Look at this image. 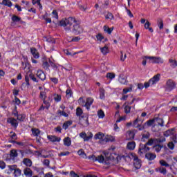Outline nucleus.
Wrapping results in <instances>:
<instances>
[{
	"label": "nucleus",
	"mask_w": 177,
	"mask_h": 177,
	"mask_svg": "<svg viewBox=\"0 0 177 177\" xmlns=\"http://www.w3.org/2000/svg\"><path fill=\"white\" fill-rule=\"evenodd\" d=\"M59 25L64 27L65 31H71V26H73L72 32L75 35H80L84 32V28L77 24V19L75 17H68V19H62L59 21Z\"/></svg>",
	"instance_id": "nucleus-1"
},
{
	"label": "nucleus",
	"mask_w": 177,
	"mask_h": 177,
	"mask_svg": "<svg viewBox=\"0 0 177 177\" xmlns=\"http://www.w3.org/2000/svg\"><path fill=\"white\" fill-rule=\"evenodd\" d=\"M79 103L82 105L86 107L87 110H91V106L93 104V98L92 97H88L86 100V102L84 101V99L80 97L79 99Z\"/></svg>",
	"instance_id": "nucleus-2"
},
{
	"label": "nucleus",
	"mask_w": 177,
	"mask_h": 177,
	"mask_svg": "<svg viewBox=\"0 0 177 177\" xmlns=\"http://www.w3.org/2000/svg\"><path fill=\"white\" fill-rule=\"evenodd\" d=\"M79 124L82 127V128L89 127V120L88 115H83L80 116Z\"/></svg>",
	"instance_id": "nucleus-3"
},
{
	"label": "nucleus",
	"mask_w": 177,
	"mask_h": 177,
	"mask_svg": "<svg viewBox=\"0 0 177 177\" xmlns=\"http://www.w3.org/2000/svg\"><path fill=\"white\" fill-rule=\"evenodd\" d=\"M150 151V147H147L146 145L140 144L139 148H138V154L141 157L145 156L147 151Z\"/></svg>",
	"instance_id": "nucleus-4"
},
{
	"label": "nucleus",
	"mask_w": 177,
	"mask_h": 177,
	"mask_svg": "<svg viewBox=\"0 0 177 177\" xmlns=\"http://www.w3.org/2000/svg\"><path fill=\"white\" fill-rule=\"evenodd\" d=\"M131 158L133 160V165L136 169H140L142 167V162L136 153H131Z\"/></svg>",
	"instance_id": "nucleus-5"
},
{
	"label": "nucleus",
	"mask_w": 177,
	"mask_h": 177,
	"mask_svg": "<svg viewBox=\"0 0 177 177\" xmlns=\"http://www.w3.org/2000/svg\"><path fill=\"white\" fill-rule=\"evenodd\" d=\"M145 59H149V63H156L157 64L164 63V60L162 59L160 57H145Z\"/></svg>",
	"instance_id": "nucleus-6"
},
{
	"label": "nucleus",
	"mask_w": 177,
	"mask_h": 177,
	"mask_svg": "<svg viewBox=\"0 0 177 177\" xmlns=\"http://www.w3.org/2000/svg\"><path fill=\"white\" fill-rule=\"evenodd\" d=\"M176 88V83L172 80H167L166 83V89L167 91H171L173 89H175Z\"/></svg>",
	"instance_id": "nucleus-7"
},
{
	"label": "nucleus",
	"mask_w": 177,
	"mask_h": 177,
	"mask_svg": "<svg viewBox=\"0 0 177 177\" xmlns=\"http://www.w3.org/2000/svg\"><path fill=\"white\" fill-rule=\"evenodd\" d=\"M80 136L82 138V139H84V142H88V140H91V139L93 138V134L90 132L87 135L86 133L82 132L80 133Z\"/></svg>",
	"instance_id": "nucleus-8"
},
{
	"label": "nucleus",
	"mask_w": 177,
	"mask_h": 177,
	"mask_svg": "<svg viewBox=\"0 0 177 177\" xmlns=\"http://www.w3.org/2000/svg\"><path fill=\"white\" fill-rule=\"evenodd\" d=\"M160 78L161 74L158 73L157 75H154L151 80H149V84H151V85H154L155 84H157L158 81H160Z\"/></svg>",
	"instance_id": "nucleus-9"
},
{
	"label": "nucleus",
	"mask_w": 177,
	"mask_h": 177,
	"mask_svg": "<svg viewBox=\"0 0 177 177\" xmlns=\"http://www.w3.org/2000/svg\"><path fill=\"white\" fill-rule=\"evenodd\" d=\"M36 75L41 81H45V80H46V75H45V73H44V71H42L41 70H38L37 71Z\"/></svg>",
	"instance_id": "nucleus-10"
},
{
	"label": "nucleus",
	"mask_w": 177,
	"mask_h": 177,
	"mask_svg": "<svg viewBox=\"0 0 177 177\" xmlns=\"http://www.w3.org/2000/svg\"><path fill=\"white\" fill-rule=\"evenodd\" d=\"M127 140H132L135 139V133L132 131H128L126 133Z\"/></svg>",
	"instance_id": "nucleus-11"
},
{
	"label": "nucleus",
	"mask_w": 177,
	"mask_h": 177,
	"mask_svg": "<svg viewBox=\"0 0 177 177\" xmlns=\"http://www.w3.org/2000/svg\"><path fill=\"white\" fill-rule=\"evenodd\" d=\"M156 157H157L156 153H153L151 152L147 153L145 154V158H147V160H149V161H153V160H154Z\"/></svg>",
	"instance_id": "nucleus-12"
},
{
	"label": "nucleus",
	"mask_w": 177,
	"mask_h": 177,
	"mask_svg": "<svg viewBox=\"0 0 177 177\" xmlns=\"http://www.w3.org/2000/svg\"><path fill=\"white\" fill-rule=\"evenodd\" d=\"M7 122L11 124L12 127H14V128H17V125H19V123H17V120H16V119L13 118H8Z\"/></svg>",
	"instance_id": "nucleus-13"
},
{
	"label": "nucleus",
	"mask_w": 177,
	"mask_h": 177,
	"mask_svg": "<svg viewBox=\"0 0 177 177\" xmlns=\"http://www.w3.org/2000/svg\"><path fill=\"white\" fill-rule=\"evenodd\" d=\"M155 125H159V127H164V120L160 118H154Z\"/></svg>",
	"instance_id": "nucleus-14"
},
{
	"label": "nucleus",
	"mask_w": 177,
	"mask_h": 177,
	"mask_svg": "<svg viewBox=\"0 0 177 177\" xmlns=\"http://www.w3.org/2000/svg\"><path fill=\"white\" fill-rule=\"evenodd\" d=\"M164 136L166 138H168V136H172V135H175V129H170L169 130H167L163 133Z\"/></svg>",
	"instance_id": "nucleus-15"
},
{
	"label": "nucleus",
	"mask_w": 177,
	"mask_h": 177,
	"mask_svg": "<svg viewBox=\"0 0 177 177\" xmlns=\"http://www.w3.org/2000/svg\"><path fill=\"white\" fill-rule=\"evenodd\" d=\"M48 139L50 140V142H60L62 140V138L59 137H57L56 136H48Z\"/></svg>",
	"instance_id": "nucleus-16"
},
{
	"label": "nucleus",
	"mask_w": 177,
	"mask_h": 177,
	"mask_svg": "<svg viewBox=\"0 0 177 177\" xmlns=\"http://www.w3.org/2000/svg\"><path fill=\"white\" fill-rule=\"evenodd\" d=\"M30 52L33 57H35V59H38L39 57V54L38 53V50H37L35 48H31Z\"/></svg>",
	"instance_id": "nucleus-17"
},
{
	"label": "nucleus",
	"mask_w": 177,
	"mask_h": 177,
	"mask_svg": "<svg viewBox=\"0 0 177 177\" xmlns=\"http://www.w3.org/2000/svg\"><path fill=\"white\" fill-rule=\"evenodd\" d=\"M22 162L26 167H31L32 165V161H31V159L29 158H24Z\"/></svg>",
	"instance_id": "nucleus-18"
},
{
	"label": "nucleus",
	"mask_w": 177,
	"mask_h": 177,
	"mask_svg": "<svg viewBox=\"0 0 177 177\" xmlns=\"http://www.w3.org/2000/svg\"><path fill=\"white\" fill-rule=\"evenodd\" d=\"M17 156H19V154L17 153V151H16V149H12L10 151V157L12 158V160H15Z\"/></svg>",
	"instance_id": "nucleus-19"
},
{
	"label": "nucleus",
	"mask_w": 177,
	"mask_h": 177,
	"mask_svg": "<svg viewBox=\"0 0 177 177\" xmlns=\"http://www.w3.org/2000/svg\"><path fill=\"white\" fill-rule=\"evenodd\" d=\"M24 174L27 177H31L32 176V171H31V169L30 168H26L24 169Z\"/></svg>",
	"instance_id": "nucleus-20"
},
{
	"label": "nucleus",
	"mask_w": 177,
	"mask_h": 177,
	"mask_svg": "<svg viewBox=\"0 0 177 177\" xmlns=\"http://www.w3.org/2000/svg\"><path fill=\"white\" fill-rule=\"evenodd\" d=\"M135 147H136V143L135 142L132 141L128 142L127 149H129V150H134Z\"/></svg>",
	"instance_id": "nucleus-21"
},
{
	"label": "nucleus",
	"mask_w": 177,
	"mask_h": 177,
	"mask_svg": "<svg viewBox=\"0 0 177 177\" xmlns=\"http://www.w3.org/2000/svg\"><path fill=\"white\" fill-rule=\"evenodd\" d=\"M156 172H160L162 175H167V169L165 167H158L156 169Z\"/></svg>",
	"instance_id": "nucleus-22"
},
{
	"label": "nucleus",
	"mask_w": 177,
	"mask_h": 177,
	"mask_svg": "<svg viewBox=\"0 0 177 177\" xmlns=\"http://www.w3.org/2000/svg\"><path fill=\"white\" fill-rule=\"evenodd\" d=\"M64 146L70 147L71 146V138L70 137H66L64 139Z\"/></svg>",
	"instance_id": "nucleus-23"
},
{
	"label": "nucleus",
	"mask_w": 177,
	"mask_h": 177,
	"mask_svg": "<svg viewBox=\"0 0 177 177\" xmlns=\"http://www.w3.org/2000/svg\"><path fill=\"white\" fill-rule=\"evenodd\" d=\"M73 124V121L71 120H68L66 122H65L63 125H62V128L63 129H67V128H68L71 125Z\"/></svg>",
	"instance_id": "nucleus-24"
},
{
	"label": "nucleus",
	"mask_w": 177,
	"mask_h": 177,
	"mask_svg": "<svg viewBox=\"0 0 177 177\" xmlns=\"http://www.w3.org/2000/svg\"><path fill=\"white\" fill-rule=\"evenodd\" d=\"M100 51L101 53L106 55L109 52V47L106 45H105L104 47L100 48Z\"/></svg>",
	"instance_id": "nucleus-25"
},
{
	"label": "nucleus",
	"mask_w": 177,
	"mask_h": 177,
	"mask_svg": "<svg viewBox=\"0 0 177 177\" xmlns=\"http://www.w3.org/2000/svg\"><path fill=\"white\" fill-rule=\"evenodd\" d=\"M15 116L17 117L19 121H24V119L26 118V115H23V114L19 115V114L15 113Z\"/></svg>",
	"instance_id": "nucleus-26"
},
{
	"label": "nucleus",
	"mask_w": 177,
	"mask_h": 177,
	"mask_svg": "<svg viewBox=\"0 0 177 177\" xmlns=\"http://www.w3.org/2000/svg\"><path fill=\"white\" fill-rule=\"evenodd\" d=\"M77 154L82 158H86V153H85V151H84V149H80L77 151Z\"/></svg>",
	"instance_id": "nucleus-27"
},
{
	"label": "nucleus",
	"mask_w": 177,
	"mask_h": 177,
	"mask_svg": "<svg viewBox=\"0 0 177 177\" xmlns=\"http://www.w3.org/2000/svg\"><path fill=\"white\" fill-rule=\"evenodd\" d=\"M1 5H5V6H8V8H11L12 1L10 0H3Z\"/></svg>",
	"instance_id": "nucleus-28"
},
{
	"label": "nucleus",
	"mask_w": 177,
	"mask_h": 177,
	"mask_svg": "<svg viewBox=\"0 0 177 177\" xmlns=\"http://www.w3.org/2000/svg\"><path fill=\"white\" fill-rule=\"evenodd\" d=\"M158 26L160 28V30H162L164 28V21L161 18H159L158 19Z\"/></svg>",
	"instance_id": "nucleus-29"
},
{
	"label": "nucleus",
	"mask_w": 177,
	"mask_h": 177,
	"mask_svg": "<svg viewBox=\"0 0 177 177\" xmlns=\"http://www.w3.org/2000/svg\"><path fill=\"white\" fill-rule=\"evenodd\" d=\"M32 133L33 136H38L41 133V131L38 129L32 128Z\"/></svg>",
	"instance_id": "nucleus-30"
},
{
	"label": "nucleus",
	"mask_w": 177,
	"mask_h": 177,
	"mask_svg": "<svg viewBox=\"0 0 177 177\" xmlns=\"http://www.w3.org/2000/svg\"><path fill=\"white\" fill-rule=\"evenodd\" d=\"M113 28H109L107 26H104V31L107 32V34H111L113 32Z\"/></svg>",
	"instance_id": "nucleus-31"
},
{
	"label": "nucleus",
	"mask_w": 177,
	"mask_h": 177,
	"mask_svg": "<svg viewBox=\"0 0 177 177\" xmlns=\"http://www.w3.org/2000/svg\"><path fill=\"white\" fill-rule=\"evenodd\" d=\"M132 88H133V86L132 84H130V87L126 88L123 89V95H127L128 92H132Z\"/></svg>",
	"instance_id": "nucleus-32"
},
{
	"label": "nucleus",
	"mask_w": 177,
	"mask_h": 177,
	"mask_svg": "<svg viewBox=\"0 0 177 177\" xmlns=\"http://www.w3.org/2000/svg\"><path fill=\"white\" fill-rule=\"evenodd\" d=\"M159 163L161 165V167H166V168L171 167V165H169V164H168V162H167V161H165L164 160H160L159 161Z\"/></svg>",
	"instance_id": "nucleus-33"
},
{
	"label": "nucleus",
	"mask_w": 177,
	"mask_h": 177,
	"mask_svg": "<svg viewBox=\"0 0 177 177\" xmlns=\"http://www.w3.org/2000/svg\"><path fill=\"white\" fill-rule=\"evenodd\" d=\"M95 139H103L104 138V134L102 132H99L98 133L95 134L94 136Z\"/></svg>",
	"instance_id": "nucleus-34"
},
{
	"label": "nucleus",
	"mask_w": 177,
	"mask_h": 177,
	"mask_svg": "<svg viewBox=\"0 0 177 177\" xmlns=\"http://www.w3.org/2000/svg\"><path fill=\"white\" fill-rule=\"evenodd\" d=\"M153 149L155 150V151H156V153H160V151H161V149H162V146L156 145L153 146Z\"/></svg>",
	"instance_id": "nucleus-35"
},
{
	"label": "nucleus",
	"mask_w": 177,
	"mask_h": 177,
	"mask_svg": "<svg viewBox=\"0 0 177 177\" xmlns=\"http://www.w3.org/2000/svg\"><path fill=\"white\" fill-rule=\"evenodd\" d=\"M10 138H11V140H15L16 141V140H17V136L16 135V133L11 131L10 133Z\"/></svg>",
	"instance_id": "nucleus-36"
},
{
	"label": "nucleus",
	"mask_w": 177,
	"mask_h": 177,
	"mask_svg": "<svg viewBox=\"0 0 177 177\" xmlns=\"http://www.w3.org/2000/svg\"><path fill=\"white\" fill-rule=\"evenodd\" d=\"M14 176L15 177H19L21 176V170L20 169H16L14 171Z\"/></svg>",
	"instance_id": "nucleus-37"
},
{
	"label": "nucleus",
	"mask_w": 177,
	"mask_h": 177,
	"mask_svg": "<svg viewBox=\"0 0 177 177\" xmlns=\"http://www.w3.org/2000/svg\"><path fill=\"white\" fill-rule=\"evenodd\" d=\"M96 161H98V162H100L103 164L104 162V157L102 155L97 156Z\"/></svg>",
	"instance_id": "nucleus-38"
},
{
	"label": "nucleus",
	"mask_w": 177,
	"mask_h": 177,
	"mask_svg": "<svg viewBox=\"0 0 177 177\" xmlns=\"http://www.w3.org/2000/svg\"><path fill=\"white\" fill-rule=\"evenodd\" d=\"M142 140H145V139H149V138H150V133L145 132L142 134Z\"/></svg>",
	"instance_id": "nucleus-39"
},
{
	"label": "nucleus",
	"mask_w": 177,
	"mask_h": 177,
	"mask_svg": "<svg viewBox=\"0 0 177 177\" xmlns=\"http://www.w3.org/2000/svg\"><path fill=\"white\" fill-rule=\"evenodd\" d=\"M12 20L13 23H19V21H20L21 20V18H20L16 15H13L12 17Z\"/></svg>",
	"instance_id": "nucleus-40"
},
{
	"label": "nucleus",
	"mask_w": 177,
	"mask_h": 177,
	"mask_svg": "<svg viewBox=\"0 0 177 177\" xmlns=\"http://www.w3.org/2000/svg\"><path fill=\"white\" fill-rule=\"evenodd\" d=\"M147 124L148 127H151V125H153V127H156V122L154 120V118L152 120H149L147 122Z\"/></svg>",
	"instance_id": "nucleus-41"
},
{
	"label": "nucleus",
	"mask_w": 177,
	"mask_h": 177,
	"mask_svg": "<svg viewBox=\"0 0 177 177\" xmlns=\"http://www.w3.org/2000/svg\"><path fill=\"white\" fill-rule=\"evenodd\" d=\"M106 142H114V140H115V138L113 136H106Z\"/></svg>",
	"instance_id": "nucleus-42"
},
{
	"label": "nucleus",
	"mask_w": 177,
	"mask_h": 177,
	"mask_svg": "<svg viewBox=\"0 0 177 177\" xmlns=\"http://www.w3.org/2000/svg\"><path fill=\"white\" fill-rule=\"evenodd\" d=\"M167 147H169L170 150H174V149H175V144L174 142L170 141L167 144Z\"/></svg>",
	"instance_id": "nucleus-43"
},
{
	"label": "nucleus",
	"mask_w": 177,
	"mask_h": 177,
	"mask_svg": "<svg viewBox=\"0 0 177 177\" xmlns=\"http://www.w3.org/2000/svg\"><path fill=\"white\" fill-rule=\"evenodd\" d=\"M169 63H171V66L175 68V67H177V62L176 60L174 59H169Z\"/></svg>",
	"instance_id": "nucleus-44"
},
{
	"label": "nucleus",
	"mask_w": 177,
	"mask_h": 177,
	"mask_svg": "<svg viewBox=\"0 0 177 177\" xmlns=\"http://www.w3.org/2000/svg\"><path fill=\"white\" fill-rule=\"evenodd\" d=\"M125 59H127V54H124L122 51H120V62H125Z\"/></svg>",
	"instance_id": "nucleus-45"
},
{
	"label": "nucleus",
	"mask_w": 177,
	"mask_h": 177,
	"mask_svg": "<svg viewBox=\"0 0 177 177\" xmlns=\"http://www.w3.org/2000/svg\"><path fill=\"white\" fill-rule=\"evenodd\" d=\"M76 115H77V117H81V115H82V109L81 108H77Z\"/></svg>",
	"instance_id": "nucleus-46"
},
{
	"label": "nucleus",
	"mask_w": 177,
	"mask_h": 177,
	"mask_svg": "<svg viewBox=\"0 0 177 177\" xmlns=\"http://www.w3.org/2000/svg\"><path fill=\"white\" fill-rule=\"evenodd\" d=\"M106 77L109 78V80H113V78H115V74L113 73H108L106 74Z\"/></svg>",
	"instance_id": "nucleus-47"
},
{
	"label": "nucleus",
	"mask_w": 177,
	"mask_h": 177,
	"mask_svg": "<svg viewBox=\"0 0 177 177\" xmlns=\"http://www.w3.org/2000/svg\"><path fill=\"white\" fill-rule=\"evenodd\" d=\"M97 115L99 118H104V112L103 111V110L101 109L98 111Z\"/></svg>",
	"instance_id": "nucleus-48"
},
{
	"label": "nucleus",
	"mask_w": 177,
	"mask_h": 177,
	"mask_svg": "<svg viewBox=\"0 0 177 177\" xmlns=\"http://www.w3.org/2000/svg\"><path fill=\"white\" fill-rule=\"evenodd\" d=\"M100 98L104 99V89L100 88Z\"/></svg>",
	"instance_id": "nucleus-49"
},
{
	"label": "nucleus",
	"mask_w": 177,
	"mask_h": 177,
	"mask_svg": "<svg viewBox=\"0 0 177 177\" xmlns=\"http://www.w3.org/2000/svg\"><path fill=\"white\" fill-rule=\"evenodd\" d=\"M124 113L126 114H129L131 113V106L126 105L124 106Z\"/></svg>",
	"instance_id": "nucleus-50"
},
{
	"label": "nucleus",
	"mask_w": 177,
	"mask_h": 177,
	"mask_svg": "<svg viewBox=\"0 0 177 177\" xmlns=\"http://www.w3.org/2000/svg\"><path fill=\"white\" fill-rule=\"evenodd\" d=\"M52 17H53L54 19H56L57 20V19H59V15H57V11H56L55 10H54L52 12Z\"/></svg>",
	"instance_id": "nucleus-51"
},
{
	"label": "nucleus",
	"mask_w": 177,
	"mask_h": 177,
	"mask_svg": "<svg viewBox=\"0 0 177 177\" xmlns=\"http://www.w3.org/2000/svg\"><path fill=\"white\" fill-rule=\"evenodd\" d=\"M105 18L107 19H109V20H113V19H114V15H113L112 13L109 12V13L106 15Z\"/></svg>",
	"instance_id": "nucleus-52"
},
{
	"label": "nucleus",
	"mask_w": 177,
	"mask_h": 177,
	"mask_svg": "<svg viewBox=\"0 0 177 177\" xmlns=\"http://www.w3.org/2000/svg\"><path fill=\"white\" fill-rule=\"evenodd\" d=\"M40 97L44 100V103H46L45 102V99H46V93L41 92L40 93Z\"/></svg>",
	"instance_id": "nucleus-53"
},
{
	"label": "nucleus",
	"mask_w": 177,
	"mask_h": 177,
	"mask_svg": "<svg viewBox=\"0 0 177 177\" xmlns=\"http://www.w3.org/2000/svg\"><path fill=\"white\" fill-rule=\"evenodd\" d=\"M8 168L10 169V171H15L17 169V165H8Z\"/></svg>",
	"instance_id": "nucleus-54"
},
{
	"label": "nucleus",
	"mask_w": 177,
	"mask_h": 177,
	"mask_svg": "<svg viewBox=\"0 0 177 177\" xmlns=\"http://www.w3.org/2000/svg\"><path fill=\"white\" fill-rule=\"evenodd\" d=\"M43 68L45 70H49V63L48 62H44L42 64Z\"/></svg>",
	"instance_id": "nucleus-55"
},
{
	"label": "nucleus",
	"mask_w": 177,
	"mask_h": 177,
	"mask_svg": "<svg viewBox=\"0 0 177 177\" xmlns=\"http://www.w3.org/2000/svg\"><path fill=\"white\" fill-rule=\"evenodd\" d=\"M66 94L68 97H71L73 95V92L71 91V89H67L66 91Z\"/></svg>",
	"instance_id": "nucleus-56"
},
{
	"label": "nucleus",
	"mask_w": 177,
	"mask_h": 177,
	"mask_svg": "<svg viewBox=\"0 0 177 177\" xmlns=\"http://www.w3.org/2000/svg\"><path fill=\"white\" fill-rule=\"evenodd\" d=\"M119 82H120L123 85H125V84H127V79L124 78V77H120L119 78Z\"/></svg>",
	"instance_id": "nucleus-57"
},
{
	"label": "nucleus",
	"mask_w": 177,
	"mask_h": 177,
	"mask_svg": "<svg viewBox=\"0 0 177 177\" xmlns=\"http://www.w3.org/2000/svg\"><path fill=\"white\" fill-rule=\"evenodd\" d=\"M54 100H55V102H60V100H62V96L59 95H55Z\"/></svg>",
	"instance_id": "nucleus-58"
},
{
	"label": "nucleus",
	"mask_w": 177,
	"mask_h": 177,
	"mask_svg": "<svg viewBox=\"0 0 177 177\" xmlns=\"http://www.w3.org/2000/svg\"><path fill=\"white\" fill-rule=\"evenodd\" d=\"M153 143H154V139L151 138L148 140V142L145 144V145L151 146V145H153Z\"/></svg>",
	"instance_id": "nucleus-59"
},
{
	"label": "nucleus",
	"mask_w": 177,
	"mask_h": 177,
	"mask_svg": "<svg viewBox=\"0 0 177 177\" xmlns=\"http://www.w3.org/2000/svg\"><path fill=\"white\" fill-rule=\"evenodd\" d=\"M6 167V164H5V162L0 160V168L1 169H5Z\"/></svg>",
	"instance_id": "nucleus-60"
},
{
	"label": "nucleus",
	"mask_w": 177,
	"mask_h": 177,
	"mask_svg": "<svg viewBox=\"0 0 177 177\" xmlns=\"http://www.w3.org/2000/svg\"><path fill=\"white\" fill-rule=\"evenodd\" d=\"M58 113L59 114V115H63L64 117H68V114H67V113L64 111H58Z\"/></svg>",
	"instance_id": "nucleus-61"
},
{
	"label": "nucleus",
	"mask_w": 177,
	"mask_h": 177,
	"mask_svg": "<svg viewBox=\"0 0 177 177\" xmlns=\"http://www.w3.org/2000/svg\"><path fill=\"white\" fill-rule=\"evenodd\" d=\"M69 154H70L69 151L61 152L60 153H59V156L62 157L64 156H68Z\"/></svg>",
	"instance_id": "nucleus-62"
},
{
	"label": "nucleus",
	"mask_w": 177,
	"mask_h": 177,
	"mask_svg": "<svg viewBox=\"0 0 177 177\" xmlns=\"http://www.w3.org/2000/svg\"><path fill=\"white\" fill-rule=\"evenodd\" d=\"M96 38H97V41H102L104 39L103 35H102V34L97 35Z\"/></svg>",
	"instance_id": "nucleus-63"
},
{
	"label": "nucleus",
	"mask_w": 177,
	"mask_h": 177,
	"mask_svg": "<svg viewBox=\"0 0 177 177\" xmlns=\"http://www.w3.org/2000/svg\"><path fill=\"white\" fill-rule=\"evenodd\" d=\"M70 176L71 177H80V176H78V174H77L75 172H74V171H71L70 172Z\"/></svg>",
	"instance_id": "nucleus-64"
}]
</instances>
